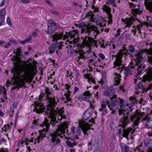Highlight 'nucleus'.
Here are the masks:
<instances>
[{
	"instance_id": "052dcab7",
	"label": "nucleus",
	"mask_w": 152,
	"mask_h": 152,
	"mask_svg": "<svg viewBox=\"0 0 152 152\" xmlns=\"http://www.w3.org/2000/svg\"><path fill=\"white\" fill-rule=\"evenodd\" d=\"M10 42L12 43H15L16 44H17V42L15 40H13V39L10 40Z\"/></svg>"
},
{
	"instance_id": "ea45409f",
	"label": "nucleus",
	"mask_w": 152,
	"mask_h": 152,
	"mask_svg": "<svg viewBox=\"0 0 152 152\" xmlns=\"http://www.w3.org/2000/svg\"><path fill=\"white\" fill-rule=\"evenodd\" d=\"M143 86V84L142 83H139L137 84L135 86L136 90H138L141 88Z\"/></svg>"
},
{
	"instance_id": "bb28decb",
	"label": "nucleus",
	"mask_w": 152,
	"mask_h": 152,
	"mask_svg": "<svg viewBox=\"0 0 152 152\" xmlns=\"http://www.w3.org/2000/svg\"><path fill=\"white\" fill-rule=\"evenodd\" d=\"M104 93L105 96L109 97L114 93V91L112 89L110 88H108L104 91Z\"/></svg>"
},
{
	"instance_id": "c85d7f7f",
	"label": "nucleus",
	"mask_w": 152,
	"mask_h": 152,
	"mask_svg": "<svg viewBox=\"0 0 152 152\" xmlns=\"http://www.w3.org/2000/svg\"><path fill=\"white\" fill-rule=\"evenodd\" d=\"M32 36L31 35H30L26 39L22 41L21 40H18V42L20 44L22 45H24L28 43L31 39Z\"/></svg>"
},
{
	"instance_id": "79ce46f5",
	"label": "nucleus",
	"mask_w": 152,
	"mask_h": 152,
	"mask_svg": "<svg viewBox=\"0 0 152 152\" xmlns=\"http://www.w3.org/2000/svg\"><path fill=\"white\" fill-rule=\"evenodd\" d=\"M130 51L132 52H134L135 51V49L134 47L133 46H131L129 47V49Z\"/></svg>"
},
{
	"instance_id": "6e6d98bb",
	"label": "nucleus",
	"mask_w": 152,
	"mask_h": 152,
	"mask_svg": "<svg viewBox=\"0 0 152 152\" xmlns=\"http://www.w3.org/2000/svg\"><path fill=\"white\" fill-rule=\"evenodd\" d=\"M77 134L80 135L81 133V130L80 128L78 129L77 130Z\"/></svg>"
},
{
	"instance_id": "7c9ffc66",
	"label": "nucleus",
	"mask_w": 152,
	"mask_h": 152,
	"mask_svg": "<svg viewBox=\"0 0 152 152\" xmlns=\"http://www.w3.org/2000/svg\"><path fill=\"white\" fill-rule=\"evenodd\" d=\"M85 61L84 58L81 56L78 57L76 59V63L77 65H81Z\"/></svg>"
},
{
	"instance_id": "c756f323",
	"label": "nucleus",
	"mask_w": 152,
	"mask_h": 152,
	"mask_svg": "<svg viewBox=\"0 0 152 152\" xmlns=\"http://www.w3.org/2000/svg\"><path fill=\"white\" fill-rule=\"evenodd\" d=\"M84 76L88 80V81L89 83H95V81L91 74H87L86 75H84Z\"/></svg>"
},
{
	"instance_id": "412c9836",
	"label": "nucleus",
	"mask_w": 152,
	"mask_h": 152,
	"mask_svg": "<svg viewBox=\"0 0 152 152\" xmlns=\"http://www.w3.org/2000/svg\"><path fill=\"white\" fill-rule=\"evenodd\" d=\"M92 114V110L91 108H88L84 113L83 118L86 120L88 119Z\"/></svg>"
},
{
	"instance_id": "69168bd1",
	"label": "nucleus",
	"mask_w": 152,
	"mask_h": 152,
	"mask_svg": "<svg viewBox=\"0 0 152 152\" xmlns=\"http://www.w3.org/2000/svg\"><path fill=\"white\" fill-rule=\"evenodd\" d=\"M0 152H7V151L6 149H2L1 150Z\"/></svg>"
},
{
	"instance_id": "473e14b6",
	"label": "nucleus",
	"mask_w": 152,
	"mask_h": 152,
	"mask_svg": "<svg viewBox=\"0 0 152 152\" xmlns=\"http://www.w3.org/2000/svg\"><path fill=\"white\" fill-rule=\"evenodd\" d=\"M147 21L145 22V24L147 26L152 27V18L147 16Z\"/></svg>"
},
{
	"instance_id": "a211bd4d",
	"label": "nucleus",
	"mask_w": 152,
	"mask_h": 152,
	"mask_svg": "<svg viewBox=\"0 0 152 152\" xmlns=\"http://www.w3.org/2000/svg\"><path fill=\"white\" fill-rule=\"evenodd\" d=\"M62 46V43L61 42L59 43H57L56 45L52 44L49 49V53H51L54 52L55 50H56V52L57 53L58 50L57 49L58 48L61 49Z\"/></svg>"
},
{
	"instance_id": "c03bdc74",
	"label": "nucleus",
	"mask_w": 152,
	"mask_h": 152,
	"mask_svg": "<svg viewBox=\"0 0 152 152\" xmlns=\"http://www.w3.org/2000/svg\"><path fill=\"white\" fill-rule=\"evenodd\" d=\"M7 23L10 26L11 25V23L10 20V18L9 17H7L6 19Z\"/></svg>"
},
{
	"instance_id": "09e8293b",
	"label": "nucleus",
	"mask_w": 152,
	"mask_h": 152,
	"mask_svg": "<svg viewBox=\"0 0 152 152\" xmlns=\"http://www.w3.org/2000/svg\"><path fill=\"white\" fill-rule=\"evenodd\" d=\"M11 45V44L10 43L7 42L6 44L4 47L5 48H8Z\"/></svg>"
},
{
	"instance_id": "aec40b11",
	"label": "nucleus",
	"mask_w": 152,
	"mask_h": 152,
	"mask_svg": "<svg viewBox=\"0 0 152 152\" xmlns=\"http://www.w3.org/2000/svg\"><path fill=\"white\" fill-rule=\"evenodd\" d=\"M102 9L103 11H105L106 12L109 17V20L108 21V24H110L111 23L112 20H111L112 15L110 13L111 12L110 8L107 5H104L103 6Z\"/></svg>"
},
{
	"instance_id": "20e7f679",
	"label": "nucleus",
	"mask_w": 152,
	"mask_h": 152,
	"mask_svg": "<svg viewBox=\"0 0 152 152\" xmlns=\"http://www.w3.org/2000/svg\"><path fill=\"white\" fill-rule=\"evenodd\" d=\"M130 103L126 105V106L129 107L127 108V110H124L122 109H119L118 110L119 115H122L123 113L124 117L123 118L120 120L119 126H121L122 128H125L127 125V123L128 122V117L126 116L125 115V113H126L127 114H129V111H126L128 110L132 111V110L131 108L136 103L137 100L136 98L133 97H130L129 98ZM135 129L134 127L133 128H129L126 130H124L123 128H120L118 131V134L120 137L121 136L122 137H127L130 132L132 134H133L135 131Z\"/></svg>"
},
{
	"instance_id": "ddd939ff",
	"label": "nucleus",
	"mask_w": 152,
	"mask_h": 152,
	"mask_svg": "<svg viewBox=\"0 0 152 152\" xmlns=\"http://www.w3.org/2000/svg\"><path fill=\"white\" fill-rule=\"evenodd\" d=\"M144 115V112H141L138 110L136 111V113L132 115L130 117V119L134 122V126H137L140 122L142 118Z\"/></svg>"
},
{
	"instance_id": "8fccbe9b",
	"label": "nucleus",
	"mask_w": 152,
	"mask_h": 152,
	"mask_svg": "<svg viewBox=\"0 0 152 152\" xmlns=\"http://www.w3.org/2000/svg\"><path fill=\"white\" fill-rule=\"evenodd\" d=\"M11 128V126L10 125H7V126H4V130L5 131H6L7 130H8L9 129H10Z\"/></svg>"
},
{
	"instance_id": "49530a36",
	"label": "nucleus",
	"mask_w": 152,
	"mask_h": 152,
	"mask_svg": "<svg viewBox=\"0 0 152 152\" xmlns=\"http://www.w3.org/2000/svg\"><path fill=\"white\" fill-rule=\"evenodd\" d=\"M21 2L23 3L27 4L30 2V0H20Z\"/></svg>"
},
{
	"instance_id": "0e129e2a",
	"label": "nucleus",
	"mask_w": 152,
	"mask_h": 152,
	"mask_svg": "<svg viewBox=\"0 0 152 152\" xmlns=\"http://www.w3.org/2000/svg\"><path fill=\"white\" fill-rule=\"evenodd\" d=\"M145 152H152V148H149L147 151H145Z\"/></svg>"
},
{
	"instance_id": "c9c22d12",
	"label": "nucleus",
	"mask_w": 152,
	"mask_h": 152,
	"mask_svg": "<svg viewBox=\"0 0 152 152\" xmlns=\"http://www.w3.org/2000/svg\"><path fill=\"white\" fill-rule=\"evenodd\" d=\"M152 127V120L149 119H148L146 125V127L147 128H149Z\"/></svg>"
},
{
	"instance_id": "0eeeda50",
	"label": "nucleus",
	"mask_w": 152,
	"mask_h": 152,
	"mask_svg": "<svg viewBox=\"0 0 152 152\" xmlns=\"http://www.w3.org/2000/svg\"><path fill=\"white\" fill-rule=\"evenodd\" d=\"M110 103L107 100H104L102 102L101 104V108H99V109L100 111L102 112V114L105 115L106 113L107 107H108L110 110H112L113 109L111 106L113 107L123 103V100L119 98L117 99L115 95H113L112 97H110Z\"/></svg>"
},
{
	"instance_id": "680f3d73",
	"label": "nucleus",
	"mask_w": 152,
	"mask_h": 152,
	"mask_svg": "<svg viewBox=\"0 0 152 152\" xmlns=\"http://www.w3.org/2000/svg\"><path fill=\"white\" fill-rule=\"evenodd\" d=\"M93 7L94 8V10L93 11L94 12H98V11L99 9L98 8H95L94 7H92V8L93 9Z\"/></svg>"
},
{
	"instance_id": "9d476101",
	"label": "nucleus",
	"mask_w": 152,
	"mask_h": 152,
	"mask_svg": "<svg viewBox=\"0 0 152 152\" xmlns=\"http://www.w3.org/2000/svg\"><path fill=\"white\" fill-rule=\"evenodd\" d=\"M132 14L133 15L132 17L130 18H126L125 20L122 19V21L125 24L126 27H129L134 23L135 20L136 19L137 15H140L142 12V11L140 9H132Z\"/></svg>"
},
{
	"instance_id": "a19ab883",
	"label": "nucleus",
	"mask_w": 152,
	"mask_h": 152,
	"mask_svg": "<svg viewBox=\"0 0 152 152\" xmlns=\"http://www.w3.org/2000/svg\"><path fill=\"white\" fill-rule=\"evenodd\" d=\"M48 23L50 25L53 26H55L56 25V24L54 23L53 20H49L48 22Z\"/></svg>"
},
{
	"instance_id": "bf43d9fd",
	"label": "nucleus",
	"mask_w": 152,
	"mask_h": 152,
	"mask_svg": "<svg viewBox=\"0 0 152 152\" xmlns=\"http://www.w3.org/2000/svg\"><path fill=\"white\" fill-rule=\"evenodd\" d=\"M37 33L36 32H33L32 33V36L33 37H35V36H37Z\"/></svg>"
},
{
	"instance_id": "1a4fd4ad",
	"label": "nucleus",
	"mask_w": 152,
	"mask_h": 152,
	"mask_svg": "<svg viewBox=\"0 0 152 152\" xmlns=\"http://www.w3.org/2000/svg\"><path fill=\"white\" fill-rule=\"evenodd\" d=\"M128 53L127 50L124 47L119 51L116 56V59L114 62V67L116 68L120 72L124 69V68L121 64V59L122 56L125 55L126 56Z\"/></svg>"
},
{
	"instance_id": "f8f14e48",
	"label": "nucleus",
	"mask_w": 152,
	"mask_h": 152,
	"mask_svg": "<svg viewBox=\"0 0 152 152\" xmlns=\"http://www.w3.org/2000/svg\"><path fill=\"white\" fill-rule=\"evenodd\" d=\"M88 121V123L82 120L79 121L78 122L79 126L84 134H86V131L90 129L91 126H92V124H94V121L93 118L89 120Z\"/></svg>"
},
{
	"instance_id": "39448f33",
	"label": "nucleus",
	"mask_w": 152,
	"mask_h": 152,
	"mask_svg": "<svg viewBox=\"0 0 152 152\" xmlns=\"http://www.w3.org/2000/svg\"><path fill=\"white\" fill-rule=\"evenodd\" d=\"M69 124V122H64L58 128L57 131L54 132L51 134L50 144L52 145L55 146L60 143L61 140L59 136L60 137H64V138L65 139H69V137L67 136V135H69L67 129Z\"/></svg>"
},
{
	"instance_id": "5fc2aeb1",
	"label": "nucleus",
	"mask_w": 152,
	"mask_h": 152,
	"mask_svg": "<svg viewBox=\"0 0 152 152\" xmlns=\"http://www.w3.org/2000/svg\"><path fill=\"white\" fill-rule=\"evenodd\" d=\"M124 103H123H123L121 104H120V105H121L120 106V107L121 108H122V109H125V107H126V106L125 105H124L123 104Z\"/></svg>"
},
{
	"instance_id": "2f4dec72",
	"label": "nucleus",
	"mask_w": 152,
	"mask_h": 152,
	"mask_svg": "<svg viewBox=\"0 0 152 152\" xmlns=\"http://www.w3.org/2000/svg\"><path fill=\"white\" fill-rule=\"evenodd\" d=\"M5 15V10L4 9L1 10L0 11V22H4V20Z\"/></svg>"
},
{
	"instance_id": "f257e3e1",
	"label": "nucleus",
	"mask_w": 152,
	"mask_h": 152,
	"mask_svg": "<svg viewBox=\"0 0 152 152\" xmlns=\"http://www.w3.org/2000/svg\"><path fill=\"white\" fill-rule=\"evenodd\" d=\"M21 50L20 48H19L14 50L15 55L12 60L15 65L18 66V67L15 70L11 81L7 80L6 84L7 87H9L10 85H13L15 86L12 88V90L23 86L25 82H30L32 80L31 75L34 74L37 68L35 65L30 64L28 66V71H24L25 63L21 61L19 58L21 56Z\"/></svg>"
},
{
	"instance_id": "393cba45",
	"label": "nucleus",
	"mask_w": 152,
	"mask_h": 152,
	"mask_svg": "<svg viewBox=\"0 0 152 152\" xmlns=\"http://www.w3.org/2000/svg\"><path fill=\"white\" fill-rule=\"evenodd\" d=\"M72 92H70V91H67V92L64 94V96H65L66 99L64 100V102L65 103H67V106H68V102H70L71 101V99L69 98V96L70 95L71 93Z\"/></svg>"
},
{
	"instance_id": "4d7b16f0",
	"label": "nucleus",
	"mask_w": 152,
	"mask_h": 152,
	"mask_svg": "<svg viewBox=\"0 0 152 152\" xmlns=\"http://www.w3.org/2000/svg\"><path fill=\"white\" fill-rule=\"evenodd\" d=\"M71 132L72 133H74L75 132V128L74 127H72L71 129Z\"/></svg>"
},
{
	"instance_id": "de8ad7c7",
	"label": "nucleus",
	"mask_w": 152,
	"mask_h": 152,
	"mask_svg": "<svg viewBox=\"0 0 152 152\" xmlns=\"http://www.w3.org/2000/svg\"><path fill=\"white\" fill-rule=\"evenodd\" d=\"M119 90L120 91L124 92V85H120L119 86Z\"/></svg>"
},
{
	"instance_id": "864d4df0",
	"label": "nucleus",
	"mask_w": 152,
	"mask_h": 152,
	"mask_svg": "<svg viewBox=\"0 0 152 152\" xmlns=\"http://www.w3.org/2000/svg\"><path fill=\"white\" fill-rule=\"evenodd\" d=\"M94 15H89V16H88V18H90V20L92 21H93V18Z\"/></svg>"
},
{
	"instance_id": "b1692460",
	"label": "nucleus",
	"mask_w": 152,
	"mask_h": 152,
	"mask_svg": "<svg viewBox=\"0 0 152 152\" xmlns=\"http://www.w3.org/2000/svg\"><path fill=\"white\" fill-rule=\"evenodd\" d=\"M146 9L152 12V1L151 0H146L145 2Z\"/></svg>"
},
{
	"instance_id": "6ab92c4d",
	"label": "nucleus",
	"mask_w": 152,
	"mask_h": 152,
	"mask_svg": "<svg viewBox=\"0 0 152 152\" xmlns=\"http://www.w3.org/2000/svg\"><path fill=\"white\" fill-rule=\"evenodd\" d=\"M99 84L102 85L103 88H107V81L106 80V73H103L102 75V78L99 81H98Z\"/></svg>"
},
{
	"instance_id": "58836bf2",
	"label": "nucleus",
	"mask_w": 152,
	"mask_h": 152,
	"mask_svg": "<svg viewBox=\"0 0 152 152\" xmlns=\"http://www.w3.org/2000/svg\"><path fill=\"white\" fill-rule=\"evenodd\" d=\"M77 34V31H73L69 32V34L71 37H74Z\"/></svg>"
},
{
	"instance_id": "3c124183",
	"label": "nucleus",
	"mask_w": 152,
	"mask_h": 152,
	"mask_svg": "<svg viewBox=\"0 0 152 152\" xmlns=\"http://www.w3.org/2000/svg\"><path fill=\"white\" fill-rule=\"evenodd\" d=\"M99 144L98 143H95L94 145H93V148H94L95 149H96L99 147Z\"/></svg>"
},
{
	"instance_id": "6e6552de",
	"label": "nucleus",
	"mask_w": 152,
	"mask_h": 152,
	"mask_svg": "<svg viewBox=\"0 0 152 152\" xmlns=\"http://www.w3.org/2000/svg\"><path fill=\"white\" fill-rule=\"evenodd\" d=\"M82 41L80 50V51H82L81 52L82 53H84L86 52L90 53L91 46L94 47L96 48L97 47L96 41L91 37L86 36L82 38Z\"/></svg>"
},
{
	"instance_id": "72a5a7b5",
	"label": "nucleus",
	"mask_w": 152,
	"mask_h": 152,
	"mask_svg": "<svg viewBox=\"0 0 152 152\" xmlns=\"http://www.w3.org/2000/svg\"><path fill=\"white\" fill-rule=\"evenodd\" d=\"M121 147L123 152H128L129 149L128 146L124 143H121Z\"/></svg>"
},
{
	"instance_id": "f03ea898",
	"label": "nucleus",
	"mask_w": 152,
	"mask_h": 152,
	"mask_svg": "<svg viewBox=\"0 0 152 152\" xmlns=\"http://www.w3.org/2000/svg\"><path fill=\"white\" fill-rule=\"evenodd\" d=\"M45 93L47 94L46 107L44 109V107L42 104V100L44 94H40L38 98V100L34 102L35 105L34 111L36 113H39L45 111L49 118H50L51 124L54 126L55 124L60 122L61 119L65 118V116L63 115L64 111L62 109L56 108L57 103L59 102L58 98L49 97V95L50 94L48 88L45 89Z\"/></svg>"
},
{
	"instance_id": "4c0bfd02",
	"label": "nucleus",
	"mask_w": 152,
	"mask_h": 152,
	"mask_svg": "<svg viewBox=\"0 0 152 152\" xmlns=\"http://www.w3.org/2000/svg\"><path fill=\"white\" fill-rule=\"evenodd\" d=\"M151 141L149 139H146L144 141L145 145L147 147H149L151 144Z\"/></svg>"
},
{
	"instance_id": "7ed1b4c3",
	"label": "nucleus",
	"mask_w": 152,
	"mask_h": 152,
	"mask_svg": "<svg viewBox=\"0 0 152 152\" xmlns=\"http://www.w3.org/2000/svg\"><path fill=\"white\" fill-rule=\"evenodd\" d=\"M150 49L145 50L146 52L142 51L136 52L135 63L134 64L132 62L130 63L127 67L124 69V73L126 75H132L131 72L133 69L136 64L138 67L137 71L139 74H142L144 72L145 69L144 65H142L143 63L145 62L148 58V61L150 63H152V42L150 44Z\"/></svg>"
},
{
	"instance_id": "9b49d317",
	"label": "nucleus",
	"mask_w": 152,
	"mask_h": 152,
	"mask_svg": "<svg viewBox=\"0 0 152 152\" xmlns=\"http://www.w3.org/2000/svg\"><path fill=\"white\" fill-rule=\"evenodd\" d=\"M81 33H86L89 35H93L95 38L96 36L99 33L96 28L94 25L88 24L87 26H85L82 28L81 31Z\"/></svg>"
},
{
	"instance_id": "13d9d810",
	"label": "nucleus",
	"mask_w": 152,
	"mask_h": 152,
	"mask_svg": "<svg viewBox=\"0 0 152 152\" xmlns=\"http://www.w3.org/2000/svg\"><path fill=\"white\" fill-rule=\"evenodd\" d=\"M79 90V88L77 87H75L74 88V93H75L76 92H77Z\"/></svg>"
},
{
	"instance_id": "2eb2a0df",
	"label": "nucleus",
	"mask_w": 152,
	"mask_h": 152,
	"mask_svg": "<svg viewBox=\"0 0 152 152\" xmlns=\"http://www.w3.org/2000/svg\"><path fill=\"white\" fill-rule=\"evenodd\" d=\"M66 42H69V46L71 48H73L74 50H75L77 52L80 51L81 47H79L77 45V44L78 42V40L77 39L74 38L73 40V41H67V40H66Z\"/></svg>"
},
{
	"instance_id": "a878e982",
	"label": "nucleus",
	"mask_w": 152,
	"mask_h": 152,
	"mask_svg": "<svg viewBox=\"0 0 152 152\" xmlns=\"http://www.w3.org/2000/svg\"><path fill=\"white\" fill-rule=\"evenodd\" d=\"M63 34L62 33H55L52 36L53 41H57L58 40L60 39L63 37Z\"/></svg>"
},
{
	"instance_id": "603ef678",
	"label": "nucleus",
	"mask_w": 152,
	"mask_h": 152,
	"mask_svg": "<svg viewBox=\"0 0 152 152\" xmlns=\"http://www.w3.org/2000/svg\"><path fill=\"white\" fill-rule=\"evenodd\" d=\"M129 4L131 8L135 7L136 6V5H134V4L130 2Z\"/></svg>"
},
{
	"instance_id": "774afa93",
	"label": "nucleus",
	"mask_w": 152,
	"mask_h": 152,
	"mask_svg": "<svg viewBox=\"0 0 152 152\" xmlns=\"http://www.w3.org/2000/svg\"><path fill=\"white\" fill-rule=\"evenodd\" d=\"M46 2L48 4H49L50 5L52 6L53 4L52 3H51L50 1H46Z\"/></svg>"
},
{
	"instance_id": "cd10ccee",
	"label": "nucleus",
	"mask_w": 152,
	"mask_h": 152,
	"mask_svg": "<svg viewBox=\"0 0 152 152\" xmlns=\"http://www.w3.org/2000/svg\"><path fill=\"white\" fill-rule=\"evenodd\" d=\"M115 83V85H118L120 83V78L121 76L118 73H115L114 75Z\"/></svg>"
},
{
	"instance_id": "f3484780",
	"label": "nucleus",
	"mask_w": 152,
	"mask_h": 152,
	"mask_svg": "<svg viewBox=\"0 0 152 152\" xmlns=\"http://www.w3.org/2000/svg\"><path fill=\"white\" fill-rule=\"evenodd\" d=\"M152 80V68L149 69L147 71V74L143 77L142 79L144 82Z\"/></svg>"
},
{
	"instance_id": "4468645a",
	"label": "nucleus",
	"mask_w": 152,
	"mask_h": 152,
	"mask_svg": "<svg viewBox=\"0 0 152 152\" xmlns=\"http://www.w3.org/2000/svg\"><path fill=\"white\" fill-rule=\"evenodd\" d=\"M80 99L89 102L91 104L94 102V100L92 98L91 95L88 91H85L80 96Z\"/></svg>"
},
{
	"instance_id": "a18cd8bd",
	"label": "nucleus",
	"mask_w": 152,
	"mask_h": 152,
	"mask_svg": "<svg viewBox=\"0 0 152 152\" xmlns=\"http://www.w3.org/2000/svg\"><path fill=\"white\" fill-rule=\"evenodd\" d=\"M98 56L102 60H104L105 58L104 55L102 53L99 54Z\"/></svg>"
},
{
	"instance_id": "e433bc0d",
	"label": "nucleus",
	"mask_w": 152,
	"mask_h": 152,
	"mask_svg": "<svg viewBox=\"0 0 152 152\" xmlns=\"http://www.w3.org/2000/svg\"><path fill=\"white\" fill-rule=\"evenodd\" d=\"M66 142L67 145L70 147H72L73 146H75L76 145V144L74 142H72L68 140L66 141Z\"/></svg>"
},
{
	"instance_id": "4be33fe9",
	"label": "nucleus",
	"mask_w": 152,
	"mask_h": 152,
	"mask_svg": "<svg viewBox=\"0 0 152 152\" xmlns=\"http://www.w3.org/2000/svg\"><path fill=\"white\" fill-rule=\"evenodd\" d=\"M89 63L96 67L99 66L102 68H104L103 66L100 65V61L99 59L96 61L93 59H89Z\"/></svg>"
},
{
	"instance_id": "338daca9",
	"label": "nucleus",
	"mask_w": 152,
	"mask_h": 152,
	"mask_svg": "<svg viewBox=\"0 0 152 152\" xmlns=\"http://www.w3.org/2000/svg\"><path fill=\"white\" fill-rule=\"evenodd\" d=\"M51 12L55 15H58V12H57L56 11H54V10H53L51 11Z\"/></svg>"
},
{
	"instance_id": "37998d69",
	"label": "nucleus",
	"mask_w": 152,
	"mask_h": 152,
	"mask_svg": "<svg viewBox=\"0 0 152 152\" xmlns=\"http://www.w3.org/2000/svg\"><path fill=\"white\" fill-rule=\"evenodd\" d=\"M65 89H66L67 91L71 89V86L67 84H66L64 86Z\"/></svg>"
},
{
	"instance_id": "423d86ee",
	"label": "nucleus",
	"mask_w": 152,
	"mask_h": 152,
	"mask_svg": "<svg viewBox=\"0 0 152 152\" xmlns=\"http://www.w3.org/2000/svg\"><path fill=\"white\" fill-rule=\"evenodd\" d=\"M48 119L46 118H45V120L43 122V124L40 126L41 129L39 131V135L37 137V139L31 137L30 140L26 138L22 139L18 142V146L21 147L24 145H26L27 146L28 144V142H34V145L37 142L39 143L41 140H43V138L45 137V132L47 131L50 126V124L48 123Z\"/></svg>"
},
{
	"instance_id": "e2e57ef3",
	"label": "nucleus",
	"mask_w": 152,
	"mask_h": 152,
	"mask_svg": "<svg viewBox=\"0 0 152 152\" xmlns=\"http://www.w3.org/2000/svg\"><path fill=\"white\" fill-rule=\"evenodd\" d=\"M149 137H151L152 136V132H149L147 133Z\"/></svg>"
},
{
	"instance_id": "f704fd0d",
	"label": "nucleus",
	"mask_w": 152,
	"mask_h": 152,
	"mask_svg": "<svg viewBox=\"0 0 152 152\" xmlns=\"http://www.w3.org/2000/svg\"><path fill=\"white\" fill-rule=\"evenodd\" d=\"M55 31L53 28L52 26H48V31L46 32L48 34H52Z\"/></svg>"
},
{
	"instance_id": "5701e85b",
	"label": "nucleus",
	"mask_w": 152,
	"mask_h": 152,
	"mask_svg": "<svg viewBox=\"0 0 152 152\" xmlns=\"http://www.w3.org/2000/svg\"><path fill=\"white\" fill-rule=\"evenodd\" d=\"M142 27V25L141 24L136 27L134 26L133 27V28L132 30V31L134 33V35H136L137 33L138 34H140L141 33V29Z\"/></svg>"
},
{
	"instance_id": "dca6fc26",
	"label": "nucleus",
	"mask_w": 152,
	"mask_h": 152,
	"mask_svg": "<svg viewBox=\"0 0 152 152\" xmlns=\"http://www.w3.org/2000/svg\"><path fill=\"white\" fill-rule=\"evenodd\" d=\"M0 102H6L7 101L6 91L4 87L0 85Z\"/></svg>"
}]
</instances>
